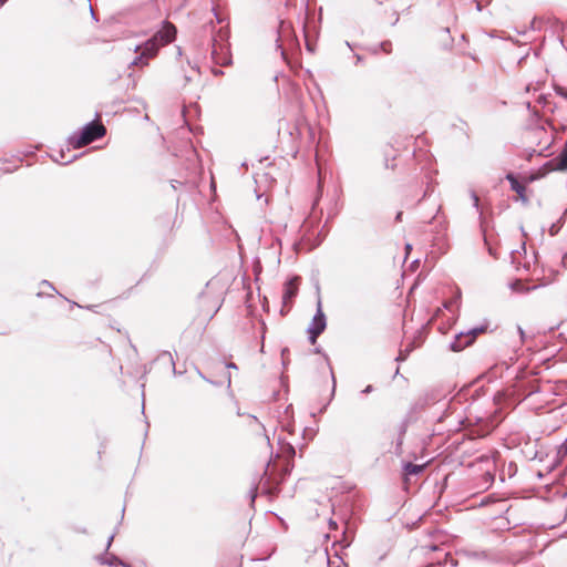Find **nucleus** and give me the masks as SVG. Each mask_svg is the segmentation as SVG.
Masks as SVG:
<instances>
[{"mask_svg":"<svg viewBox=\"0 0 567 567\" xmlns=\"http://www.w3.org/2000/svg\"><path fill=\"white\" fill-rule=\"evenodd\" d=\"M357 61L360 62L361 61V56L360 55H357Z\"/></svg>","mask_w":567,"mask_h":567,"instance_id":"nucleus-29","label":"nucleus"},{"mask_svg":"<svg viewBox=\"0 0 567 567\" xmlns=\"http://www.w3.org/2000/svg\"><path fill=\"white\" fill-rule=\"evenodd\" d=\"M165 357H167L169 359L173 370L175 371V362L173 361V358L171 357V354L164 353L161 358H165Z\"/></svg>","mask_w":567,"mask_h":567,"instance_id":"nucleus-14","label":"nucleus"},{"mask_svg":"<svg viewBox=\"0 0 567 567\" xmlns=\"http://www.w3.org/2000/svg\"><path fill=\"white\" fill-rule=\"evenodd\" d=\"M403 470L408 475H416L424 470V465H416L409 462L404 464Z\"/></svg>","mask_w":567,"mask_h":567,"instance_id":"nucleus-8","label":"nucleus"},{"mask_svg":"<svg viewBox=\"0 0 567 567\" xmlns=\"http://www.w3.org/2000/svg\"><path fill=\"white\" fill-rule=\"evenodd\" d=\"M0 1H1V3H3L6 0H0Z\"/></svg>","mask_w":567,"mask_h":567,"instance_id":"nucleus-30","label":"nucleus"},{"mask_svg":"<svg viewBox=\"0 0 567 567\" xmlns=\"http://www.w3.org/2000/svg\"><path fill=\"white\" fill-rule=\"evenodd\" d=\"M52 158H53L54 162H58L60 164H68V163L72 162L74 158H76V156L74 155L72 158L65 159L64 153L60 152L59 153V157L58 156H53Z\"/></svg>","mask_w":567,"mask_h":567,"instance_id":"nucleus-11","label":"nucleus"},{"mask_svg":"<svg viewBox=\"0 0 567 567\" xmlns=\"http://www.w3.org/2000/svg\"><path fill=\"white\" fill-rule=\"evenodd\" d=\"M550 234H551V235H555V234H556L555 226H553V227L550 228Z\"/></svg>","mask_w":567,"mask_h":567,"instance_id":"nucleus-25","label":"nucleus"},{"mask_svg":"<svg viewBox=\"0 0 567 567\" xmlns=\"http://www.w3.org/2000/svg\"><path fill=\"white\" fill-rule=\"evenodd\" d=\"M402 216V213H399L398 216H396V219H400Z\"/></svg>","mask_w":567,"mask_h":567,"instance_id":"nucleus-27","label":"nucleus"},{"mask_svg":"<svg viewBox=\"0 0 567 567\" xmlns=\"http://www.w3.org/2000/svg\"><path fill=\"white\" fill-rule=\"evenodd\" d=\"M227 368L228 369H237V365L235 363L230 362L227 364Z\"/></svg>","mask_w":567,"mask_h":567,"instance_id":"nucleus-21","label":"nucleus"},{"mask_svg":"<svg viewBox=\"0 0 567 567\" xmlns=\"http://www.w3.org/2000/svg\"><path fill=\"white\" fill-rule=\"evenodd\" d=\"M176 35V28L171 23H165L163 28L157 31L152 38L145 41L142 45L134 48L135 52H141L146 56V60L154 58L158 50L171 43Z\"/></svg>","mask_w":567,"mask_h":567,"instance_id":"nucleus-1","label":"nucleus"},{"mask_svg":"<svg viewBox=\"0 0 567 567\" xmlns=\"http://www.w3.org/2000/svg\"><path fill=\"white\" fill-rule=\"evenodd\" d=\"M506 179L511 184V188L516 192L523 202H527L525 196V186L522 185L513 174H507Z\"/></svg>","mask_w":567,"mask_h":567,"instance_id":"nucleus-7","label":"nucleus"},{"mask_svg":"<svg viewBox=\"0 0 567 567\" xmlns=\"http://www.w3.org/2000/svg\"><path fill=\"white\" fill-rule=\"evenodd\" d=\"M113 538H114V535H111V536L109 537V539H107V544H106V548H107V549L110 548V546H111V544H112Z\"/></svg>","mask_w":567,"mask_h":567,"instance_id":"nucleus-20","label":"nucleus"},{"mask_svg":"<svg viewBox=\"0 0 567 567\" xmlns=\"http://www.w3.org/2000/svg\"><path fill=\"white\" fill-rule=\"evenodd\" d=\"M380 48H381V50H382L383 52H385V53H390V52H391V50H392V44H391V42L385 41V42H382V43L380 44Z\"/></svg>","mask_w":567,"mask_h":567,"instance_id":"nucleus-12","label":"nucleus"},{"mask_svg":"<svg viewBox=\"0 0 567 567\" xmlns=\"http://www.w3.org/2000/svg\"><path fill=\"white\" fill-rule=\"evenodd\" d=\"M41 285L50 288L51 290H55V288L48 280H43Z\"/></svg>","mask_w":567,"mask_h":567,"instance_id":"nucleus-17","label":"nucleus"},{"mask_svg":"<svg viewBox=\"0 0 567 567\" xmlns=\"http://www.w3.org/2000/svg\"><path fill=\"white\" fill-rule=\"evenodd\" d=\"M404 359H405V355H404V354H402V352H401V353H400V355L396 358V360H398V361H399V360H404Z\"/></svg>","mask_w":567,"mask_h":567,"instance_id":"nucleus-23","label":"nucleus"},{"mask_svg":"<svg viewBox=\"0 0 567 567\" xmlns=\"http://www.w3.org/2000/svg\"><path fill=\"white\" fill-rule=\"evenodd\" d=\"M332 392H334V389H336V379H334V375L332 374Z\"/></svg>","mask_w":567,"mask_h":567,"instance_id":"nucleus-22","label":"nucleus"},{"mask_svg":"<svg viewBox=\"0 0 567 567\" xmlns=\"http://www.w3.org/2000/svg\"><path fill=\"white\" fill-rule=\"evenodd\" d=\"M472 198H473V202H474V206L475 208H478V197L475 193H472Z\"/></svg>","mask_w":567,"mask_h":567,"instance_id":"nucleus-15","label":"nucleus"},{"mask_svg":"<svg viewBox=\"0 0 567 567\" xmlns=\"http://www.w3.org/2000/svg\"><path fill=\"white\" fill-rule=\"evenodd\" d=\"M518 332L520 334L522 341H524L525 340V332H524V330L520 327H518Z\"/></svg>","mask_w":567,"mask_h":567,"instance_id":"nucleus-19","label":"nucleus"},{"mask_svg":"<svg viewBox=\"0 0 567 567\" xmlns=\"http://www.w3.org/2000/svg\"><path fill=\"white\" fill-rule=\"evenodd\" d=\"M544 167L549 172L567 169V142L565 143L561 153L557 157L548 161Z\"/></svg>","mask_w":567,"mask_h":567,"instance_id":"nucleus-5","label":"nucleus"},{"mask_svg":"<svg viewBox=\"0 0 567 567\" xmlns=\"http://www.w3.org/2000/svg\"><path fill=\"white\" fill-rule=\"evenodd\" d=\"M298 292V278H292L285 284L282 293L284 306H287L296 297Z\"/></svg>","mask_w":567,"mask_h":567,"instance_id":"nucleus-6","label":"nucleus"},{"mask_svg":"<svg viewBox=\"0 0 567 567\" xmlns=\"http://www.w3.org/2000/svg\"><path fill=\"white\" fill-rule=\"evenodd\" d=\"M198 374H199V377H202L204 380L208 381V380L203 375V373H200L199 371H198Z\"/></svg>","mask_w":567,"mask_h":567,"instance_id":"nucleus-26","label":"nucleus"},{"mask_svg":"<svg viewBox=\"0 0 567 567\" xmlns=\"http://www.w3.org/2000/svg\"><path fill=\"white\" fill-rule=\"evenodd\" d=\"M515 286H520V282H516L515 285H513V289H515Z\"/></svg>","mask_w":567,"mask_h":567,"instance_id":"nucleus-28","label":"nucleus"},{"mask_svg":"<svg viewBox=\"0 0 567 567\" xmlns=\"http://www.w3.org/2000/svg\"><path fill=\"white\" fill-rule=\"evenodd\" d=\"M329 524H330V526H331L332 528H334V527L337 526L336 522H333V520H330V523H329Z\"/></svg>","mask_w":567,"mask_h":567,"instance_id":"nucleus-24","label":"nucleus"},{"mask_svg":"<svg viewBox=\"0 0 567 567\" xmlns=\"http://www.w3.org/2000/svg\"><path fill=\"white\" fill-rule=\"evenodd\" d=\"M460 300H461V292L458 291L457 296L454 298V300H452L450 303H445V307L449 308L452 303L458 305Z\"/></svg>","mask_w":567,"mask_h":567,"instance_id":"nucleus-13","label":"nucleus"},{"mask_svg":"<svg viewBox=\"0 0 567 567\" xmlns=\"http://www.w3.org/2000/svg\"><path fill=\"white\" fill-rule=\"evenodd\" d=\"M106 133V128L103 124L97 122H90L85 124L81 131L74 132L68 138V144L76 150L81 148L101 137H103Z\"/></svg>","mask_w":567,"mask_h":567,"instance_id":"nucleus-2","label":"nucleus"},{"mask_svg":"<svg viewBox=\"0 0 567 567\" xmlns=\"http://www.w3.org/2000/svg\"><path fill=\"white\" fill-rule=\"evenodd\" d=\"M100 563L109 566L122 565L127 567L122 560H120L116 556H111L106 558H100Z\"/></svg>","mask_w":567,"mask_h":567,"instance_id":"nucleus-9","label":"nucleus"},{"mask_svg":"<svg viewBox=\"0 0 567 567\" xmlns=\"http://www.w3.org/2000/svg\"><path fill=\"white\" fill-rule=\"evenodd\" d=\"M372 391H373L372 385H368L364 390H362V393H363V394H368V393H370V392H372Z\"/></svg>","mask_w":567,"mask_h":567,"instance_id":"nucleus-18","label":"nucleus"},{"mask_svg":"<svg viewBox=\"0 0 567 567\" xmlns=\"http://www.w3.org/2000/svg\"><path fill=\"white\" fill-rule=\"evenodd\" d=\"M567 453V437H566V441L561 444L560 449H559V453Z\"/></svg>","mask_w":567,"mask_h":567,"instance_id":"nucleus-16","label":"nucleus"},{"mask_svg":"<svg viewBox=\"0 0 567 567\" xmlns=\"http://www.w3.org/2000/svg\"><path fill=\"white\" fill-rule=\"evenodd\" d=\"M326 326V316L321 309V301L319 300L317 311L307 329L309 333V340L312 344L317 341V338L324 331Z\"/></svg>","mask_w":567,"mask_h":567,"instance_id":"nucleus-4","label":"nucleus"},{"mask_svg":"<svg viewBox=\"0 0 567 567\" xmlns=\"http://www.w3.org/2000/svg\"><path fill=\"white\" fill-rule=\"evenodd\" d=\"M486 330V326H478L467 330L460 331L455 334L454 340L451 342V349L453 351H462L466 347L471 346L476 337Z\"/></svg>","mask_w":567,"mask_h":567,"instance_id":"nucleus-3","label":"nucleus"},{"mask_svg":"<svg viewBox=\"0 0 567 567\" xmlns=\"http://www.w3.org/2000/svg\"><path fill=\"white\" fill-rule=\"evenodd\" d=\"M564 214H565V215H567V209L565 210V213H564Z\"/></svg>","mask_w":567,"mask_h":567,"instance_id":"nucleus-31","label":"nucleus"},{"mask_svg":"<svg viewBox=\"0 0 567 567\" xmlns=\"http://www.w3.org/2000/svg\"><path fill=\"white\" fill-rule=\"evenodd\" d=\"M148 64V60H146V56L141 52L140 55H137L132 62H131V66H135V65H147Z\"/></svg>","mask_w":567,"mask_h":567,"instance_id":"nucleus-10","label":"nucleus"}]
</instances>
